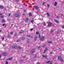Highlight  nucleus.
<instances>
[{
  "label": "nucleus",
  "instance_id": "49530a36",
  "mask_svg": "<svg viewBox=\"0 0 64 64\" xmlns=\"http://www.w3.org/2000/svg\"><path fill=\"white\" fill-rule=\"evenodd\" d=\"M2 32V30H0V32Z\"/></svg>",
  "mask_w": 64,
  "mask_h": 64
},
{
  "label": "nucleus",
  "instance_id": "f8f14e48",
  "mask_svg": "<svg viewBox=\"0 0 64 64\" xmlns=\"http://www.w3.org/2000/svg\"><path fill=\"white\" fill-rule=\"evenodd\" d=\"M35 9L36 10H38V9H39V8L38 6H36L35 7Z\"/></svg>",
  "mask_w": 64,
  "mask_h": 64
},
{
  "label": "nucleus",
  "instance_id": "5fc2aeb1",
  "mask_svg": "<svg viewBox=\"0 0 64 64\" xmlns=\"http://www.w3.org/2000/svg\"><path fill=\"white\" fill-rule=\"evenodd\" d=\"M21 61H22V62H23V60H22Z\"/></svg>",
  "mask_w": 64,
  "mask_h": 64
},
{
  "label": "nucleus",
  "instance_id": "a19ab883",
  "mask_svg": "<svg viewBox=\"0 0 64 64\" xmlns=\"http://www.w3.org/2000/svg\"><path fill=\"white\" fill-rule=\"evenodd\" d=\"M5 24H2V26H4L5 25Z\"/></svg>",
  "mask_w": 64,
  "mask_h": 64
},
{
  "label": "nucleus",
  "instance_id": "bb28decb",
  "mask_svg": "<svg viewBox=\"0 0 64 64\" xmlns=\"http://www.w3.org/2000/svg\"><path fill=\"white\" fill-rule=\"evenodd\" d=\"M6 64H8V62L7 61H6L5 62Z\"/></svg>",
  "mask_w": 64,
  "mask_h": 64
},
{
  "label": "nucleus",
  "instance_id": "6e6552de",
  "mask_svg": "<svg viewBox=\"0 0 64 64\" xmlns=\"http://www.w3.org/2000/svg\"><path fill=\"white\" fill-rule=\"evenodd\" d=\"M48 49V48H46L45 49L44 51L43 52L44 53H45L46 52V51Z\"/></svg>",
  "mask_w": 64,
  "mask_h": 64
},
{
  "label": "nucleus",
  "instance_id": "864d4df0",
  "mask_svg": "<svg viewBox=\"0 0 64 64\" xmlns=\"http://www.w3.org/2000/svg\"><path fill=\"white\" fill-rule=\"evenodd\" d=\"M26 10H24V12H26Z\"/></svg>",
  "mask_w": 64,
  "mask_h": 64
},
{
  "label": "nucleus",
  "instance_id": "20e7f679",
  "mask_svg": "<svg viewBox=\"0 0 64 64\" xmlns=\"http://www.w3.org/2000/svg\"><path fill=\"white\" fill-rule=\"evenodd\" d=\"M44 38L45 37L44 36L42 37V38L40 39V40L42 41H43V40H44Z\"/></svg>",
  "mask_w": 64,
  "mask_h": 64
},
{
  "label": "nucleus",
  "instance_id": "603ef678",
  "mask_svg": "<svg viewBox=\"0 0 64 64\" xmlns=\"http://www.w3.org/2000/svg\"><path fill=\"white\" fill-rule=\"evenodd\" d=\"M34 19V18H32V20H33V19Z\"/></svg>",
  "mask_w": 64,
  "mask_h": 64
},
{
  "label": "nucleus",
  "instance_id": "79ce46f5",
  "mask_svg": "<svg viewBox=\"0 0 64 64\" xmlns=\"http://www.w3.org/2000/svg\"><path fill=\"white\" fill-rule=\"evenodd\" d=\"M62 28L64 29V26H62Z\"/></svg>",
  "mask_w": 64,
  "mask_h": 64
},
{
  "label": "nucleus",
  "instance_id": "2f4dec72",
  "mask_svg": "<svg viewBox=\"0 0 64 64\" xmlns=\"http://www.w3.org/2000/svg\"><path fill=\"white\" fill-rule=\"evenodd\" d=\"M10 34H11L12 35L13 34V32H10Z\"/></svg>",
  "mask_w": 64,
  "mask_h": 64
},
{
  "label": "nucleus",
  "instance_id": "f3484780",
  "mask_svg": "<svg viewBox=\"0 0 64 64\" xmlns=\"http://www.w3.org/2000/svg\"><path fill=\"white\" fill-rule=\"evenodd\" d=\"M0 8L1 9H3V6H0Z\"/></svg>",
  "mask_w": 64,
  "mask_h": 64
},
{
  "label": "nucleus",
  "instance_id": "cd10ccee",
  "mask_svg": "<svg viewBox=\"0 0 64 64\" xmlns=\"http://www.w3.org/2000/svg\"><path fill=\"white\" fill-rule=\"evenodd\" d=\"M12 59H13V58H10L8 59V60H11Z\"/></svg>",
  "mask_w": 64,
  "mask_h": 64
},
{
  "label": "nucleus",
  "instance_id": "69168bd1",
  "mask_svg": "<svg viewBox=\"0 0 64 64\" xmlns=\"http://www.w3.org/2000/svg\"><path fill=\"white\" fill-rule=\"evenodd\" d=\"M27 42H28V40L27 41Z\"/></svg>",
  "mask_w": 64,
  "mask_h": 64
},
{
  "label": "nucleus",
  "instance_id": "8fccbe9b",
  "mask_svg": "<svg viewBox=\"0 0 64 64\" xmlns=\"http://www.w3.org/2000/svg\"><path fill=\"white\" fill-rule=\"evenodd\" d=\"M28 36L29 37H30V35H29V36Z\"/></svg>",
  "mask_w": 64,
  "mask_h": 64
},
{
  "label": "nucleus",
  "instance_id": "412c9836",
  "mask_svg": "<svg viewBox=\"0 0 64 64\" xmlns=\"http://www.w3.org/2000/svg\"><path fill=\"white\" fill-rule=\"evenodd\" d=\"M12 48H16V46H13Z\"/></svg>",
  "mask_w": 64,
  "mask_h": 64
},
{
  "label": "nucleus",
  "instance_id": "2eb2a0df",
  "mask_svg": "<svg viewBox=\"0 0 64 64\" xmlns=\"http://www.w3.org/2000/svg\"><path fill=\"white\" fill-rule=\"evenodd\" d=\"M28 19H29V18H26L25 20V21L26 22H27V21H28Z\"/></svg>",
  "mask_w": 64,
  "mask_h": 64
},
{
  "label": "nucleus",
  "instance_id": "c85d7f7f",
  "mask_svg": "<svg viewBox=\"0 0 64 64\" xmlns=\"http://www.w3.org/2000/svg\"><path fill=\"white\" fill-rule=\"evenodd\" d=\"M47 6L48 8L49 7H50V6L49 5V4H48Z\"/></svg>",
  "mask_w": 64,
  "mask_h": 64
},
{
  "label": "nucleus",
  "instance_id": "f03ea898",
  "mask_svg": "<svg viewBox=\"0 0 64 64\" xmlns=\"http://www.w3.org/2000/svg\"><path fill=\"white\" fill-rule=\"evenodd\" d=\"M47 23L48 24V26L49 27H50L52 25V23L49 22H47Z\"/></svg>",
  "mask_w": 64,
  "mask_h": 64
},
{
  "label": "nucleus",
  "instance_id": "3c124183",
  "mask_svg": "<svg viewBox=\"0 0 64 64\" xmlns=\"http://www.w3.org/2000/svg\"><path fill=\"white\" fill-rule=\"evenodd\" d=\"M40 36H41L40 35H39V37H40Z\"/></svg>",
  "mask_w": 64,
  "mask_h": 64
},
{
  "label": "nucleus",
  "instance_id": "338daca9",
  "mask_svg": "<svg viewBox=\"0 0 64 64\" xmlns=\"http://www.w3.org/2000/svg\"><path fill=\"white\" fill-rule=\"evenodd\" d=\"M28 47H30V46H28Z\"/></svg>",
  "mask_w": 64,
  "mask_h": 64
},
{
  "label": "nucleus",
  "instance_id": "4468645a",
  "mask_svg": "<svg viewBox=\"0 0 64 64\" xmlns=\"http://www.w3.org/2000/svg\"><path fill=\"white\" fill-rule=\"evenodd\" d=\"M42 57L44 58H46V59L47 58V56H42Z\"/></svg>",
  "mask_w": 64,
  "mask_h": 64
},
{
  "label": "nucleus",
  "instance_id": "6ab92c4d",
  "mask_svg": "<svg viewBox=\"0 0 64 64\" xmlns=\"http://www.w3.org/2000/svg\"><path fill=\"white\" fill-rule=\"evenodd\" d=\"M48 43H50V44H51L52 43V42L51 41H49L48 42Z\"/></svg>",
  "mask_w": 64,
  "mask_h": 64
},
{
  "label": "nucleus",
  "instance_id": "bf43d9fd",
  "mask_svg": "<svg viewBox=\"0 0 64 64\" xmlns=\"http://www.w3.org/2000/svg\"><path fill=\"white\" fill-rule=\"evenodd\" d=\"M38 64H40V63H38Z\"/></svg>",
  "mask_w": 64,
  "mask_h": 64
},
{
  "label": "nucleus",
  "instance_id": "0eeeda50",
  "mask_svg": "<svg viewBox=\"0 0 64 64\" xmlns=\"http://www.w3.org/2000/svg\"><path fill=\"white\" fill-rule=\"evenodd\" d=\"M24 31L23 30L19 32V34H21L23 33H24Z\"/></svg>",
  "mask_w": 64,
  "mask_h": 64
},
{
  "label": "nucleus",
  "instance_id": "473e14b6",
  "mask_svg": "<svg viewBox=\"0 0 64 64\" xmlns=\"http://www.w3.org/2000/svg\"><path fill=\"white\" fill-rule=\"evenodd\" d=\"M2 15V13H0V16Z\"/></svg>",
  "mask_w": 64,
  "mask_h": 64
},
{
  "label": "nucleus",
  "instance_id": "6e6d98bb",
  "mask_svg": "<svg viewBox=\"0 0 64 64\" xmlns=\"http://www.w3.org/2000/svg\"><path fill=\"white\" fill-rule=\"evenodd\" d=\"M15 62H16V63H17V61H16Z\"/></svg>",
  "mask_w": 64,
  "mask_h": 64
},
{
  "label": "nucleus",
  "instance_id": "37998d69",
  "mask_svg": "<svg viewBox=\"0 0 64 64\" xmlns=\"http://www.w3.org/2000/svg\"><path fill=\"white\" fill-rule=\"evenodd\" d=\"M44 26H45L46 25V24H45V23L44 24Z\"/></svg>",
  "mask_w": 64,
  "mask_h": 64
},
{
  "label": "nucleus",
  "instance_id": "1a4fd4ad",
  "mask_svg": "<svg viewBox=\"0 0 64 64\" xmlns=\"http://www.w3.org/2000/svg\"><path fill=\"white\" fill-rule=\"evenodd\" d=\"M37 39H38V38L37 37L35 36L34 37V39L35 41H36V40H37Z\"/></svg>",
  "mask_w": 64,
  "mask_h": 64
},
{
  "label": "nucleus",
  "instance_id": "0e129e2a",
  "mask_svg": "<svg viewBox=\"0 0 64 64\" xmlns=\"http://www.w3.org/2000/svg\"><path fill=\"white\" fill-rule=\"evenodd\" d=\"M1 56H0V58H1Z\"/></svg>",
  "mask_w": 64,
  "mask_h": 64
},
{
  "label": "nucleus",
  "instance_id": "39448f33",
  "mask_svg": "<svg viewBox=\"0 0 64 64\" xmlns=\"http://www.w3.org/2000/svg\"><path fill=\"white\" fill-rule=\"evenodd\" d=\"M2 55L4 56H6L7 55V54L5 52H2Z\"/></svg>",
  "mask_w": 64,
  "mask_h": 64
},
{
  "label": "nucleus",
  "instance_id": "c03bdc74",
  "mask_svg": "<svg viewBox=\"0 0 64 64\" xmlns=\"http://www.w3.org/2000/svg\"><path fill=\"white\" fill-rule=\"evenodd\" d=\"M52 54V52H50V54Z\"/></svg>",
  "mask_w": 64,
  "mask_h": 64
},
{
  "label": "nucleus",
  "instance_id": "72a5a7b5",
  "mask_svg": "<svg viewBox=\"0 0 64 64\" xmlns=\"http://www.w3.org/2000/svg\"><path fill=\"white\" fill-rule=\"evenodd\" d=\"M10 15H11V14H9L8 16H9Z\"/></svg>",
  "mask_w": 64,
  "mask_h": 64
},
{
  "label": "nucleus",
  "instance_id": "052dcab7",
  "mask_svg": "<svg viewBox=\"0 0 64 64\" xmlns=\"http://www.w3.org/2000/svg\"><path fill=\"white\" fill-rule=\"evenodd\" d=\"M36 13H37V14H38V12H36Z\"/></svg>",
  "mask_w": 64,
  "mask_h": 64
},
{
  "label": "nucleus",
  "instance_id": "5701e85b",
  "mask_svg": "<svg viewBox=\"0 0 64 64\" xmlns=\"http://www.w3.org/2000/svg\"><path fill=\"white\" fill-rule=\"evenodd\" d=\"M36 34H39V32H37L36 33Z\"/></svg>",
  "mask_w": 64,
  "mask_h": 64
},
{
  "label": "nucleus",
  "instance_id": "aec40b11",
  "mask_svg": "<svg viewBox=\"0 0 64 64\" xmlns=\"http://www.w3.org/2000/svg\"><path fill=\"white\" fill-rule=\"evenodd\" d=\"M18 49H21V48L20 46H18Z\"/></svg>",
  "mask_w": 64,
  "mask_h": 64
},
{
  "label": "nucleus",
  "instance_id": "7ed1b4c3",
  "mask_svg": "<svg viewBox=\"0 0 64 64\" xmlns=\"http://www.w3.org/2000/svg\"><path fill=\"white\" fill-rule=\"evenodd\" d=\"M20 16L19 14L18 13L16 14L15 15V17H18Z\"/></svg>",
  "mask_w": 64,
  "mask_h": 64
},
{
  "label": "nucleus",
  "instance_id": "de8ad7c7",
  "mask_svg": "<svg viewBox=\"0 0 64 64\" xmlns=\"http://www.w3.org/2000/svg\"><path fill=\"white\" fill-rule=\"evenodd\" d=\"M31 31H32V30H33V28H32L31 30H30Z\"/></svg>",
  "mask_w": 64,
  "mask_h": 64
},
{
  "label": "nucleus",
  "instance_id": "4d7b16f0",
  "mask_svg": "<svg viewBox=\"0 0 64 64\" xmlns=\"http://www.w3.org/2000/svg\"><path fill=\"white\" fill-rule=\"evenodd\" d=\"M3 46H5V44H3Z\"/></svg>",
  "mask_w": 64,
  "mask_h": 64
},
{
  "label": "nucleus",
  "instance_id": "a878e982",
  "mask_svg": "<svg viewBox=\"0 0 64 64\" xmlns=\"http://www.w3.org/2000/svg\"><path fill=\"white\" fill-rule=\"evenodd\" d=\"M34 22V20H32L31 21V23H33V22Z\"/></svg>",
  "mask_w": 64,
  "mask_h": 64
},
{
  "label": "nucleus",
  "instance_id": "9d476101",
  "mask_svg": "<svg viewBox=\"0 0 64 64\" xmlns=\"http://www.w3.org/2000/svg\"><path fill=\"white\" fill-rule=\"evenodd\" d=\"M54 21L56 23H59V22H58V21H57V20L55 19L54 20Z\"/></svg>",
  "mask_w": 64,
  "mask_h": 64
},
{
  "label": "nucleus",
  "instance_id": "680f3d73",
  "mask_svg": "<svg viewBox=\"0 0 64 64\" xmlns=\"http://www.w3.org/2000/svg\"><path fill=\"white\" fill-rule=\"evenodd\" d=\"M0 56H1V55L0 54Z\"/></svg>",
  "mask_w": 64,
  "mask_h": 64
},
{
  "label": "nucleus",
  "instance_id": "4c0bfd02",
  "mask_svg": "<svg viewBox=\"0 0 64 64\" xmlns=\"http://www.w3.org/2000/svg\"><path fill=\"white\" fill-rule=\"evenodd\" d=\"M56 18H59V16H57L56 17Z\"/></svg>",
  "mask_w": 64,
  "mask_h": 64
},
{
  "label": "nucleus",
  "instance_id": "393cba45",
  "mask_svg": "<svg viewBox=\"0 0 64 64\" xmlns=\"http://www.w3.org/2000/svg\"><path fill=\"white\" fill-rule=\"evenodd\" d=\"M29 16H32V14H31V13L29 14Z\"/></svg>",
  "mask_w": 64,
  "mask_h": 64
},
{
  "label": "nucleus",
  "instance_id": "dca6fc26",
  "mask_svg": "<svg viewBox=\"0 0 64 64\" xmlns=\"http://www.w3.org/2000/svg\"><path fill=\"white\" fill-rule=\"evenodd\" d=\"M47 15L48 17H50V14L49 13H47Z\"/></svg>",
  "mask_w": 64,
  "mask_h": 64
},
{
  "label": "nucleus",
  "instance_id": "c756f323",
  "mask_svg": "<svg viewBox=\"0 0 64 64\" xmlns=\"http://www.w3.org/2000/svg\"><path fill=\"white\" fill-rule=\"evenodd\" d=\"M19 41H20V40H17V42H19Z\"/></svg>",
  "mask_w": 64,
  "mask_h": 64
},
{
  "label": "nucleus",
  "instance_id": "e2e57ef3",
  "mask_svg": "<svg viewBox=\"0 0 64 64\" xmlns=\"http://www.w3.org/2000/svg\"><path fill=\"white\" fill-rule=\"evenodd\" d=\"M31 38H32V36H31Z\"/></svg>",
  "mask_w": 64,
  "mask_h": 64
},
{
  "label": "nucleus",
  "instance_id": "4be33fe9",
  "mask_svg": "<svg viewBox=\"0 0 64 64\" xmlns=\"http://www.w3.org/2000/svg\"><path fill=\"white\" fill-rule=\"evenodd\" d=\"M50 61H48L46 62V63H47V64L49 63H50Z\"/></svg>",
  "mask_w": 64,
  "mask_h": 64
},
{
  "label": "nucleus",
  "instance_id": "ddd939ff",
  "mask_svg": "<svg viewBox=\"0 0 64 64\" xmlns=\"http://www.w3.org/2000/svg\"><path fill=\"white\" fill-rule=\"evenodd\" d=\"M57 2H54V6H57Z\"/></svg>",
  "mask_w": 64,
  "mask_h": 64
},
{
  "label": "nucleus",
  "instance_id": "b1692460",
  "mask_svg": "<svg viewBox=\"0 0 64 64\" xmlns=\"http://www.w3.org/2000/svg\"><path fill=\"white\" fill-rule=\"evenodd\" d=\"M4 16H2L0 17V18H3Z\"/></svg>",
  "mask_w": 64,
  "mask_h": 64
},
{
  "label": "nucleus",
  "instance_id": "423d86ee",
  "mask_svg": "<svg viewBox=\"0 0 64 64\" xmlns=\"http://www.w3.org/2000/svg\"><path fill=\"white\" fill-rule=\"evenodd\" d=\"M34 51H35V49L34 48L31 50V53H33L34 52Z\"/></svg>",
  "mask_w": 64,
  "mask_h": 64
},
{
  "label": "nucleus",
  "instance_id": "a211bd4d",
  "mask_svg": "<svg viewBox=\"0 0 64 64\" xmlns=\"http://www.w3.org/2000/svg\"><path fill=\"white\" fill-rule=\"evenodd\" d=\"M2 22H5V20L4 19H2Z\"/></svg>",
  "mask_w": 64,
  "mask_h": 64
},
{
  "label": "nucleus",
  "instance_id": "a18cd8bd",
  "mask_svg": "<svg viewBox=\"0 0 64 64\" xmlns=\"http://www.w3.org/2000/svg\"><path fill=\"white\" fill-rule=\"evenodd\" d=\"M45 4V3L44 2L43 4H42L43 5H44V4Z\"/></svg>",
  "mask_w": 64,
  "mask_h": 64
},
{
  "label": "nucleus",
  "instance_id": "7c9ffc66",
  "mask_svg": "<svg viewBox=\"0 0 64 64\" xmlns=\"http://www.w3.org/2000/svg\"><path fill=\"white\" fill-rule=\"evenodd\" d=\"M42 47H45V46L43 44H42Z\"/></svg>",
  "mask_w": 64,
  "mask_h": 64
},
{
  "label": "nucleus",
  "instance_id": "58836bf2",
  "mask_svg": "<svg viewBox=\"0 0 64 64\" xmlns=\"http://www.w3.org/2000/svg\"><path fill=\"white\" fill-rule=\"evenodd\" d=\"M53 32V30L50 31V32L51 33H52V32Z\"/></svg>",
  "mask_w": 64,
  "mask_h": 64
},
{
  "label": "nucleus",
  "instance_id": "f704fd0d",
  "mask_svg": "<svg viewBox=\"0 0 64 64\" xmlns=\"http://www.w3.org/2000/svg\"><path fill=\"white\" fill-rule=\"evenodd\" d=\"M40 46H38V49H40Z\"/></svg>",
  "mask_w": 64,
  "mask_h": 64
},
{
  "label": "nucleus",
  "instance_id": "09e8293b",
  "mask_svg": "<svg viewBox=\"0 0 64 64\" xmlns=\"http://www.w3.org/2000/svg\"><path fill=\"white\" fill-rule=\"evenodd\" d=\"M23 15H24V16L25 15V14H23Z\"/></svg>",
  "mask_w": 64,
  "mask_h": 64
},
{
  "label": "nucleus",
  "instance_id": "c9c22d12",
  "mask_svg": "<svg viewBox=\"0 0 64 64\" xmlns=\"http://www.w3.org/2000/svg\"><path fill=\"white\" fill-rule=\"evenodd\" d=\"M53 63V62H50V64H52Z\"/></svg>",
  "mask_w": 64,
  "mask_h": 64
},
{
  "label": "nucleus",
  "instance_id": "13d9d810",
  "mask_svg": "<svg viewBox=\"0 0 64 64\" xmlns=\"http://www.w3.org/2000/svg\"><path fill=\"white\" fill-rule=\"evenodd\" d=\"M42 56H44V55H42Z\"/></svg>",
  "mask_w": 64,
  "mask_h": 64
},
{
  "label": "nucleus",
  "instance_id": "e433bc0d",
  "mask_svg": "<svg viewBox=\"0 0 64 64\" xmlns=\"http://www.w3.org/2000/svg\"><path fill=\"white\" fill-rule=\"evenodd\" d=\"M19 0H16V2H18V1H19Z\"/></svg>",
  "mask_w": 64,
  "mask_h": 64
},
{
  "label": "nucleus",
  "instance_id": "ea45409f",
  "mask_svg": "<svg viewBox=\"0 0 64 64\" xmlns=\"http://www.w3.org/2000/svg\"><path fill=\"white\" fill-rule=\"evenodd\" d=\"M4 37H2V40H4Z\"/></svg>",
  "mask_w": 64,
  "mask_h": 64
},
{
  "label": "nucleus",
  "instance_id": "9b49d317",
  "mask_svg": "<svg viewBox=\"0 0 64 64\" xmlns=\"http://www.w3.org/2000/svg\"><path fill=\"white\" fill-rule=\"evenodd\" d=\"M25 39V37L24 36H22V40H23Z\"/></svg>",
  "mask_w": 64,
  "mask_h": 64
},
{
  "label": "nucleus",
  "instance_id": "f257e3e1",
  "mask_svg": "<svg viewBox=\"0 0 64 64\" xmlns=\"http://www.w3.org/2000/svg\"><path fill=\"white\" fill-rule=\"evenodd\" d=\"M58 59L59 60H60L61 62H64V60L61 58V56H58Z\"/></svg>",
  "mask_w": 64,
  "mask_h": 64
}]
</instances>
